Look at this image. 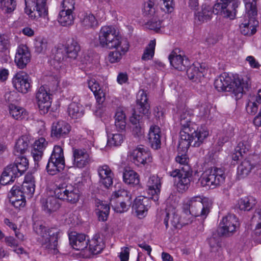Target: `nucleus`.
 I'll return each mask as SVG.
<instances>
[{"instance_id":"obj_1","label":"nucleus","mask_w":261,"mask_h":261,"mask_svg":"<svg viewBox=\"0 0 261 261\" xmlns=\"http://www.w3.org/2000/svg\"><path fill=\"white\" fill-rule=\"evenodd\" d=\"M193 113L191 110L184 109L179 112V119L181 129L178 142V149L184 152L190 146L199 147L203 140L208 136V132L202 128L198 129L192 123Z\"/></svg>"},{"instance_id":"obj_2","label":"nucleus","mask_w":261,"mask_h":261,"mask_svg":"<svg viewBox=\"0 0 261 261\" xmlns=\"http://www.w3.org/2000/svg\"><path fill=\"white\" fill-rule=\"evenodd\" d=\"M96 46L109 49H115L109 54V60L112 63L119 62L129 47L128 41L119 37L115 28L112 25H105L101 28Z\"/></svg>"},{"instance_id":"obj_3","label":"nucleus","mask_w":261,"mask_h":261,"mask_svg":"<svg viewBox=\"0 0 261 261\" xmlns=\"http://www.w3.org/2000/svg\"><path fill=\"white\" fill-rule=\"evenodd\" d=\"M239 0H217L212 7L203 5L201 9L195 13V22L198 24L206 22L211 19L212 13L224 18L233 19L235 18L237 8L240 5Z\"/></svg>"},{"instance_id":"obj_4","label":"nucleus","mask_w":261,"mask_h":261,"mask_svg":"<svg viewBox=\"0 0 261 261\" xmlns=\"http://www.w3.org/2000/svg\"><path fill=\"white\" fill-rule=\"evenodd\" d=\"M55 194L56 197L51 196L41 200L42 208L47 213H51L59 208L60 204L59 199L75 203L79 201L80 195L77 187L65 182L57 186Z\"/></svg>"},{"instance_id":"obj_5","label":"nucleus","mask_w":261,"mask_h":261,"mask_svg":"<svg viewBox=\"0 0 261 261\" xmlns=\"http://www.w3.org/2000/svg\"><path fill=\"white\" fill-rule=\"evenodd\" d=\"M250 83L240 77L233 80L227 73H223L215 81L214 86L219 92L227 91L233 94L236 99L242 97L245 90L248 89Z\"/></svg>"},{"instance_id":"obj_6","label":"nucleus","mask_w":261,"mask_h":261,"mask_svg":"<svg viewBox=\"0 0 261 261\" xmlns=\"http://www.w3.org/2000/svg\"><path fill=\"white\" fill-rule=\"evenodd\" d=\"M34 229L39 236L38 239L42 248L49 253L57 254L58 252L57 246L59 232L56 229L47 228L42 225L36 226Z\"/></svg>"},{"instance_id":"obj_7","label":"nucleus","mask_w":261,"mask_h":261,"mask_svg":"<svg viewBox=\"0 0 261 261\" xmlns=\"http://www.w3.org/2000/svg\"><path fill=\"white\" fill-rule=\"evenodd\" d=\"M246 13L245 20L240 25L241 32L244 35H252L256 31V27L258 21L255 17L257 15L256 0H244Z\"/></svg>"},{"instance_id":"obj_8","label":"nucleus","mask_w":261,"mask_h":261,"mask_svg":"<svg viewBox=\"0 0 261 261\" xmlns=\"http://www.w3.org/2000/svg\"><path fill=\"white\" fill-rule=\"evenodd\" d=\"M80 50L81 47L79 43L75 40H72L66 45L64 49L57 48L51 60V64L55 68L59 69L61 67L62 62L65 58L64 51L65 52L67 57L74 60L77 57Z\"/></svg>"},{"instance_id":"obj_9","label":"nucleus","mask_w":261,"mask_h":261,"mask_svg":"<svg viewBox=\"0 0 261 261\" xmlns=\"http://www.w3.org/2000/svg\"><path fill=\"white\" fill-rule=\"evenodd\" d=\"M225 179L224 171L221 168L214 167L206 170L200 180L202 187L214 189L223 184Z\"/></svg>"},{"instance_id":"obj_10","label":"nucleus","mask_w":261,"mask_h":261,"mask_svg":"<svg viewBox=\"0 0 261 261\" xmlns=\"http://www.w3.org/2000/svg\"><path fill=\"white\" fill-rule=\"evenodd\" d=\"M64 167L63 149L60 146L56 145L46 165V171L50 175H54L62 171Z\"/></svg>"},{"instance_id":"obj_11","label":"nucleus","mask_w":261,"mask_h":261,"mask_svg":"<svg viewBox=\"0 0 261 261\" xmlns=\"http://www.w3.org/2000/svg\"><path fill=\"white\" fill-rule=\"evenodd\" d=\"M183 210L187 213L193 215L194 217L205 218L210 212V208L207 204L202 202L199 196L192 197L184 203Z\"/></svg>"},{"instance_id":"obj_12","label":"nucleus","mask_w":261,"mask_h":261,"mask_svg":"<svg viewBox=\"0 0 261 261\" xmlns=\"http://www.w3.org/2000/svg\"><path fill=\"white\" fill-rule=\"evenodd\" d=\"M239 223L236 216L233 214H228L224 217L220 223L218 229L220 236L228 237L231 235L239 226Z\"/></svg>"},{"instance_id":"obj_13","label":"nucleus","mask_w":261,"mask_h":261,"mask_svg":"<svg viewBox=\"0 0 261 261\" xmlns=\"http://www.w3.org/2000/svg\"><path fill=\"white\" fill-rule=\"evenodd\" d=\"M25 12L32 19H38L40 17L45 18L48 15L46 6V0H33L31 8H26Z\"/></svg>"},{"instance_id":"obj_14","label":"nucleus","mask_w":261,"mask_h":261,"mask_svg":"<svg viewBox=\"0 0 261 261\" xmlns=\"http://www.w3.org/2000/svg\"><path fill=\"white\" fill-rule=\"evenodd\" d=\"M72 156L73 166L80 169L87 167L93 161L89 152L84 148H73Z\"/></svg>"},{"instance_id":"obj_15","label":"nucleus","mask_w":261,"mask_h":261,"mask_svg":"<svg viewBox=\"0 0 261 261\" xmlns=\"http://www.w3.org/2000/svg\"><path fill=\"white\" fill-rule=\"evenodd\" d=\"M31 79L29 75L23 71L17 72L13 77V86L19 92L27 93L31 88Z\"/></svg>"},{"instance_id":"obj_16","label":"nucleus","mask_w":261,"mask_h":261,"mask_svg":"<svg viewBox=\"0 0 261 261\" xmlns=\"http://www.w3.org/2000/svg\"><path fill=\"white\" fill-rule=\"evenodd\" d=\"M130 158L133 163L137 165H144L152 161L150 152L142 146H138L132 151Z\"/></svg>"},{"instance_id":"obj_17","label":"nucleus","mask_w":261,"mask_h":261,"mask_svg":"<svg viewBox=\"0 0 261 261\" xmlns=\"http://www.w3.org/2000/svg\"><path fill=\"white\" fill-rule=\"evenodd\" d=\"M36 98L40 113H47L51 106L50 95L44 86L39 88L36 93Z\"/></svg>"},{"instance_id":"obj_18","label":"nucleus","mask_w":261,"mask_h":261,"mask_svg":"<svg viewBox=\"0 0 261 261\" xmlns=\"http://www.w3.org/2000/svg\"><path fill=\"white\" fill-rule=\"evenodd\" d=\"M31 53L25 45L21 44L18 46L15 57V63L20 69H23L30 62Z\"/></svg>"},{"instance_id":"obj_19","label":"nucleus","mask_w":261,"mask_h":261,"mask_svg":"<svg viewBox=\"0 0 261 261\" xmlns=\"http://www.w3.org/2000/svg\"><path fill=\"white\" fill-rule=\"evenodd\" d=\"M151 198L140 196L137 197L133 205V208L135 210L137 215L139 218L144 217L151 204Z\"/></svg>"},{"instance_id":"obj_20","label":"nucleus","mask_w":261,"mask_h":261,"mask_svg":"<svg viewBox=\"0 0 261 261\" xmlns=\"http://www.w3.org/2000/svg\"><path fill=\"white\" fill-rule=\"evenodd\" d=\"M178 48L174 49L169 56L171 65L176 69L182 71L186 69L189 65V60L180 54Z\"/></svg>"},{"instance_id":"obj_21","label":"nucleus","mask_w":261,"mask_h":261,"mask_svg":"<svg viewBox=\"0 0 261 261\" xmlns=\"http://www.w3.org/2000/svg\"><path fill=\"white\" fill-rule=\"evenodd\" d=\"M147 191L149 195H151V199L158 201L160 193L161 182L160 178L156 175L150 176L146 183Z\"/></svg>"},{"instance_id":"obj_22","label":"nucleus","mask_w":261,"mask_h":261,"mask_svg":"<svg viewBox=\"0 0 261 261\" xmlns=\"http://www.w3.org/2000/svg\"><path fill=\"white\" fill-rule=\"evenodd\" d=\"M71 129L70 125L64 121H59L53 123L51 135L58 139L65 138Z\"/></svg>"},{"instance_id":"obj_23","label":"nucleus","mask_w":261,"mask_h":261,"mask_svg":"<svg viewBox=\"0 0 261 261\" xmlns=\"http://www.w3.org/2000/svg\"><path fill=\"white\" fill-rule=\"evenodd\" d=\"M207 71L204 64L194 63L187 70L188 78L193 82H196L204 76Z\"/></svg>"},{"instance_id":"obj_24","label":"nucleus","mask_w":261,"mask_h":261,"mask_svg":"<svg viewBox=\"0 0 261 261\" xmlns=\"http://www.w3.org/2000/svg\"><path fill=\"white\" fill-rule=\"evenodd\" d=\"M97 171L100 178L99 182L106 188L111 186L113 182V173L110 168L104 165L99 166Z\"/></svg>"},{"instance_id":"obj_25","label":"nucleus","mask_w":261,"mask_h":261,"mask_svg":"<svg viewBox=\"0 0 261 261\" xmlns=\"http://www.w3.org/2000/svg\"><path fill=\"white\" fill-rule=\"evenodd\" d=\"M160 127L157 125H151L148 134V142L152 148L157 150L161 148V135Z\"/></svg>"},{"instance_id":"obj_26","label":"nucleus","mask_w":261,"mask_h":261,"mask_svg":"<svg viewBox=\"0 0 261 261\" xmlns=\"http://www.w3.org/2000/svg\"><path fill=\"white\" fill-rule=\"evenodd\" d=\"M89 89L93 92L97 103L102 105L106 100V94L99 83L95 79H90L87 81Z\"/></svg>"},{"instance_id":"obj_27","label":"nucleus","mask_w":261,"mask_h":261,"mask_svg":"<svg viewBox=\"0 0 261 261\" xmlns=\"http://www.w3.org/2000/svg\"><path fill=\"white\" fill-rule=\"evenodd\" d=\"M148 98L146 93L143 90H140L137 96V110L144 115H146L148 119L149 117L148 115L150 108L148 102Z\"/></svg>"},{"instance_id":"obj_28","label":"nucleus","mask_w":261,"mask_h":261,"mask_svg":"<svg viewBox=\"0 0 261 261\" xmlns=\"http://www.w3.org/2000/svg\"><path fill=\"white\" fill-rule=\"evenodd\" d=\"M69 239L70 245L74 249L83 250L87 247L88 242L84 234L71 233L69 235Z\"/></svg>"},{"instance_id":"obj_29","label":"nucleus","mask_w":261,"mask_h":261,"mask_svg":"<svg viewBox=\"0 0 261 261\" xmlns=\"http://www.w3.org/2000/svg\"><path fill=\"white\" fill-rule=\"evenodd\" d=\"M47 145V142L43 137L35 141L31 154L35 162H39L42 159L43 151Z\"/></svg>"},{"instance_id":"obj_30","label":"nucleus","mask_w":261,"mask_h":261,"mask_svg":"<svg viewBox=\"0 0 261 261\" xmlns=\"http://www.w3.org/2000/svg\"><path fill=\"white\" fill-rule=\"evenodd\" d=\"M8 166L12 168L13 172L18 175H21L28 168L29 161L25 157L20 156L16 159L13 164H10Z\"/></svg>"},{"instance_id":"obj_31","label":"nucleus","mask_w":261,"mask_h":261,"mask_svg":"<svg viewBox=\"0 0 261 261\" xmlns=\"http://www.w3.org/2000/svg\"><path fill=\"white\" fill-rule=\"evenodd\" d=\"M89 243V250L93 254L100 253L105 247L103 239L99 234H95Z\"/></svg>"},{"instance_id":"obj_32","label":"nucleus","mask_w":261,"mask_h":261,"mask_svg":"<svg viewBox=\"0 0 261 261\" xmlns=\"http://www.w3.org/2000/svg\"><path fill=\"white\" fill-rule=\"evenodd\" d=\"M80 19L81 25L85 29L94 28L98 24L95 16L91 13H82L80 15Z\"/></svg>"},{"instance_id":"obj_33","label":"nucleus","mask_w":261,"mask_h":261,"mask_svg":"<svg viewBox=\"0 0 261 261\" xmlns=\"http://www.w3.org/2000/svg\"><path fill=\"white\" fill-rule=\"evenodd\" d=\"M84 108L80 103L72 102L68 106L67 113L72 119H78L84 115Z\"/></svg>"},{"instance_id":"obj_34","label":"nucleus","mask_w":261,"mask_h":261,"mask_svg":"<svg viewBox=\"0 0 261 261\" xmlns=\"http://www.w3.org/2000/svg\"><path fill=\"white\" fill-rule=\"evenodd\" d=\"M185 167L186 171L179 176V180L177 184L178 189L181 191L187 190L190 184V177L191 175L190 168L189 166H186Z\"/></svg>"},{"instance_id":"obj_35","label":"nucleus","mask_w":261,"mask_h":261,"mask_svg":"<svg viewBox=\"0 0 261 261\" xmlns=\"http://www.w3.org/2000/svg\"><path fill=\"white\" fill-rule=\"evenodd\" d=\"M8 166L5 169L3 172L1 179L0 183L2 185H7L11 184L14 182L15 178L19 175Z\"/></svg>"},{"instance_id":"obj_36","label":"nucleus","mask_w":261,"mask_h":261,"mask_svg":"<svg viewBox=\"0 0 261 261\" xmlns=\"http://www.w3.org/2000/svg\"><path fill=\"white\" fill-rule=\"evenodd\" d=\"M123 178L124 182L127 185H137L140 182L138 174L132 170H125L123 174Z\"/></svg>"},{"instance_id":"obj_37","label":"nucleus","mask_w":261,"mask_h":261,"mask_svg":"<svg viewBox=\"0 0 261 261\" xmlns=\"http://www.w3.org/2000/svg\"><path fill=\"white\" fill-rule=\"evenodd\" d=\"M115 125L118 131L123 130L126 126V116L123 110L117 109L115 116Z\"/></svg>"},{"instance_id":"obj_38","label":"nucleus","mask_w":261,"mask_h":261,"mask_svg":"<svg viewBox=\"0 0 261 261\" xmlns=\"http://www.w3.org/2000/svg\"><path fill=\"white\" fill-rule=\"evenodd\" d=\"M256 200L252 196H248L241 198L238 202L239 208L243 211H250L256 204Z\"/></svg>"},{"instance_id":"obj_39","label":"nucleus","mask_w":261,"mask_h":261,"mask_svg":"<svg viewBox=\"0 0 261 261\" xmlns=\"http://www.w3.org/2000/svg\"><path fill=\"white\" fill-rule=\"evenodd\" d=\"M58 21L63 26L67 27L72 25L74 21L72 12L60 11L58 17Z\"/></svg>"},{"instance_id":"obj_40","label":"nucleus","mask_w":261,"mask_h":261,"mask_svg":"<svg viewBox=\"0 0 261 261\" xmlns=\"http://www.w3.org/2000/svg\"><path fill=\"white\" fill-rule=\"evenodd\" d=\"M9 113L16 120H21L27 116V111L22 108L11 104L9 106Z\"/></svg>"},{"instance_id":"obj_41","label":"nucleus","mask_w":261,"mask_h":261,"mask_svg":"<svg viewBox=\"0 0 261 261\" xmlns=\"http://www.w3.org/2000/svg\"><path fill=\"white\" fill-rule=\"evenodd\" d=\"M110 204L116 212L119 213L126 211L128 208V206L130 205L127 203L126 200H117L114 199H111Z\"/></svg>"},{"instance_id":"obj_42","label":"nucleus","mask_w":261,"mask_h":261,"mask_svg":"<svg viewBox=\"0 0 261 261\" xmlns=\"http://www.w3.org/2000/svg\"><path fill=\"white\" fill-rule=\"evenodd\" d=\"M215 112V109L210 103L202 104L199 108V116L204 119H211Z\"/></svg>"},{"instance_id":"obj_43","label":"nucleus","mask_w":261,"mask_h":261,"mask_svg":"<svg viewBox=\"0 0 261 261\" xmlns=\"http://www.w3.org/2000/svg\"><path fill=\"white\" fill-rule=\"evenodd\" d=\"M253 168V165L248 160H244L238 167V174L243 178L249 174Z\"/></svg>"},{"instance_id":"obj_44","label":"nucleus","mask_w":261,"mask_h":261,"mask_svg":"<svg viewBox=\"0 0 261 261\" xmlns=\"http://www.w3.org/2000/svg\"><path fill=\"white\" fill-rule=\"evenodd\" d=\"M121 198H124V200H126L128 204H131L132 195L129 191L124 188H120L119 190L114 192L111 199L116 200L117 199H120Z\"/></svg>"},{"instance_id":"obj_45","label":"nucleus","mask_w":261,"mask_h":261,"mask_svg":"<svg viewBox=\"0 0 261 261\" xmlns=\"http://www.w3.org/2000/svg\"><path fill=\"white\" fill-rule=\"evenodd\" d=\"M48 42L46 39L38 37L35 40L34 49L37 54H44L47 50Z\"/></svg>"},{"instance_id":"obj_46","label":"nucleus","mask_w":261,"mask_h":261,"mask_svg":"<svg viewBox=\"0 0 261 261\" xmlns=\"http://www.w3.org/2000/svg\"><path fill=\"white\" fill-rule=\"evenodd\" d=\"M155 46V40H151L148 46L146 47L142 56V59L144 61L150 60L154 54Z\"/></svg>"},{"instance_id":"obj_47","label":"nucleus","mask_w":261,"mask_h":261,"mask_svg":"<svg viewBox=\"0 0 261 261\" xmlns=\"http://www.w3.org/2000/svg\"><path fill=\"white\" fill-rule=\"evenodd\" d=\"M252 222L256 223L255 233L259 236L261 233V208L255 210L252 218Z\"/></svg>"},{"instance_id":"obj_48","label":"nucleus","mask_w":261,"mask_h":261,"mask_svg":"<svg viewBox=\"0 0 261 261\" xmlns=\"http://www.w3.org/2000/svg\"><path fill=\"white\" fill-rule=\"evenodd\" d=\"M28 147V142L24 138H19L16 142L14 151L15 153L22 154L27 150Z\"/></svg>"},{"instance_id":"obj_49","label":"nucleus","mask_w":261,"mask_h":261,"mask_svg":"<svg viewBox=\"0 0 261 261\" xmlns=\"http://www.w3.org/2000/svg\"><path fill=\"white\" fill-rule=\"evenodd\" d=\"M155 12L156 11L153 2L148 0L144 3L143 13L145 15L148 17L154 16L155 14Z\"/></svg>"},{"instance_id":"obj_50","label":"nucleus","mask_w":261,"mask_h":261,"mask_svg":"<svg viewBox=\"0 0 261 261\" xmlns=\"http://www.w3.org/2000/svg\"><path fill=\"white\" fill-rule=\"evenodd\" d=\"M123 141V136L121 134H113L112 137L108 140V144L110 146L120 145Z\"/></svg>"},{"instance_id":"obj_51","label":"nucleus","mask_w":261,"mask_h":261,"mask_svg":"<svg viewBox=\"0 0 261 261\" xmlns=\"http://www.w3.org/2000/svg\"><path fill=\"white\" fill-rule=\"evenodd\" d=\"M16 2L14 0H0V7L6 8L7 13H11L16 8Z\"/></svg>"},{"instance_id":"obj_52","label":"nucleus","mask_w":261,"mask_h":261,"mask_svg":"<svg viewBox=\"0 0 261 261\" xmlns=\"http://www.w3.org/2000/svg\"><path fill=\"white\" fill-rule=\"evenodd\" d=\"M24 195L26 194L29 196H31L35 192V185L30 182H23L21 185Z\"/></svg>"},{"instance_id":"obj_53","label":"nucleus","mask_w":261,"mask_h":261,"mask_svg":"<svg viewBox=\"0 0 261 261\" xmlns=\"http://www.w3.org/2000/svg\"><path fill=\"white\" fill-rule=\"evenodd\" d=\"M184 211V212L180 219V222L183 225H188L192 223L194 219V216L190 213H187V212L185 211Z\"/></svg>"},{"instance_id":"obj_54","label":"nucleus","mask_w":261,"mask_h":261,"mask_svg":"<svg viewBox=\"0 0 261 261\" xmlns=\"http://www.w3.org/2000/svg\"><path fill=\"white\" fill-rule=\"evenodd\" d=\"M74 0H63L62 3V9L61 11L71 12L74 10Z\"/></svg>"},{"instance_id":"obj_55","label":"nucleus","mask_w":261,"mask_h":261,"mask_svg":"<svg viewBox=\"0 0 261 261\" xmlns=\"http://www.w3.org/2000/svg\"><path fill=\"white\" fill-rule=\"evenodd\" d=\"M258 103L254 101V99H251L248 102L246 106L247 112L251 115H254L257 111Z\"/></svg>"},{"instance_id":"obj_56","label":"nucleus","mask_w":261,"mask_h":261,"mask_svg":"<svg viewBox=\"0 0 261 261\" xmlns=\"http://www.w3.org/2000/svg\"><path fill=\"white\" fill-rule=\"evenodd\" d=\"M163 2V5L162 9L167 13H171L173 11L174 3L173 0H162Z\"/></svg>"},{"instance_id":"obj_57","label":"nucleus","mask_w":261,"mask_h":261,"mask_svg":"<svg viewBox=\"0 0 261 261\" xmlns=\"http://www.w3.org/2000/svg\"><path fill=\"white\" fill-rule=\"evenodd\" d=\"M9 41L8 37L0 34V52H3L8 48Z\"/></svg>"},{"instance_id":"obj_58","label":"nucleus","mask_w":261,"mask_h":261,"mask_svg":"<svg viewBox=\"0 0 261 261\" xmlns=\"http://www.w3.org/2000/svg\"><path fill=\"white\" fill-rule=\"evenodd\" d=\"M147 25L149 29L158 32L161 27V22L154 19L148 21Z\"/></svg>"},{"instance_id":"obj_59","label":"nucleus","mask_w":261,"mask_h":261,"mask_svg":"<svg viewBox=\"0 0 261 261\" xmlns=\"http://www.w3.org/2000/svg\"><path fill=\"white\" fill-rule=\"evenodd\" d=\"M249 149V146L244 144V142H240L235 149V151H239V154L245 153Z\"/></svg>"},{"instance_id":"obj_60","label":"nucleus","mask_w":261,"mask_h":261,"mask_svg":"<svg viewBox=\"0 0 261 261\" xmlns=\"http://www.w3.org/2000/svg\"><path fill=\"white\" fill-rule=\"evenodd\" d=\"M142 116L137 114V111H135L133 116L130 118V121L133 125L140 124Z\"/></svg>"},{"instance_id":"obj_61","label":"nucleus","mask_w":261,"mask_h":261,"mask_svg":"<svg viewBox=\"0 0 261 261\" xmlns=\"http://www.w3.org/2000/svg\"><path fill=\"white\" fill-rule=\"evenodd\" d=\"M133 134L135 136L140 137L144 133V130L140 124L135 125L132 126Z\"/></svg>"},{"instance_id":"obj_62","label":"nucleus","mask_w":261,"mask_h":261,"mask_svg":"<svg viewBox=\"0 0 261 261\" xmlns=\"http://www.w3.org/2000/svg\"><path fill=\"white\" fill-rule=\"evenodd\" d=\"M10 202L16 208L23 207L25 205L24 200H17L14 197H10Z\"/></svg>"},{"instance_id":"obj_63","label":"nucleus","mask_w":261,"mask_h":261,"mask_svg":"<svg viewBox=\"0 0 261 261\" xmlns=\"http://www.w3.org/2000/svg\"><path fill=\"white\" fill-rule=\"evenodd\" d=\"M120 252L119 257L120 261H128L129 255V249L128 247H124Z\"/></svg>"},{"instance_id":"obj_64","label":"nucleus","mask_w":261,"mask_h":261,"mask_svg":"<svg viewBox=\"0 0 261 261\" xmlns=\"http://www.w3.org/2000/svg\"><path fill=\"white\" fill-rule=\"evenodd\" d=\"M128 75L126 72H120L117 77V82L121 85L126 83L128 81Z\"/></svg>"}]
</instances>
